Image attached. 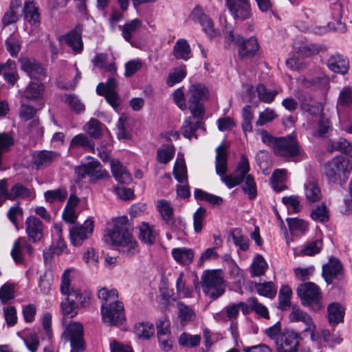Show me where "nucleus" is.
Masks as SVG:
<instances>
[{
  "mask_svg": "<svg viewBox=\"0 0 352 352\" xmlns=\"http://www.w3.org/2000/svg\"><path fill=\"white\" fill-rule=\"evenodd\" d=\"M79 147L93 151L94 150V142L86 134L79 133L72 139L69 148H75Z\"/></svg>",
  "mask_w": 352,
  "mask_h": 352,
  "instance_id": "nucleus-34",
  "label": "nucleus"
},
{
  "mask_svg": "<svg viewBox=\"0 0 352 352\" xmlns=\"http://www.w3.org/2000/svg\"><path fill=\"white\" fill-rule=\"evenodd\" d=\"M170 322L166 318H162L157 322V333L158 338L170 336Z\"/></svg>",
  "mask_w": 352,
  "mask_h": 352,
  "instance_id": "nucleus-64",
  "label": "nucleus"
},
{
  "mask_svg": "<svg viewBox=\"0 0 352 352\" xmlns=\"http://www.w3.org/2000/svg\"><path fill=\"white\" fill-rule=\"evenodd\" d=\"M243 122L242 129L245 133L252 131V121L254 118V114L251 111L250 105L245 106L243 109Z\"/></svg>",
  "mask_w": 352,
  "mask_h": 352,
  "instance_id": "nucleus-58",
  "label": "nucleus"
},
{
  "mask_svg": "<svg viewBox=\"0 0 352 352\" xmlns=\"http://www.w3.org/2000/svg\"><path fill=\"white\" fill-rule=\"evenodd\" d=\"M255 288L259 295L269 298H273L276 294V288L272 282L256 283Z\"/></svg>",
  "mask_w": 352,
  "mask_h": 352,
  "instance_id": "nucleus-47",
  "label": "nucleus"
},
{
  "mask_svg": "<svg viewBox=\"0 0 352 352\" xmlns=\"http://www.w3.org/2000/svg\"><path fill=\"white\" fill-rule=\"evenodd\" d=\"M300 336L294 330H285L278 343V352H298Z\"/></svg>",
  "mask_w": 352,
  "mask_h": 352,
  "instance_id": "nucleus-16",
  "label": "nucleus"
},
{
  "mask_svg": "<svg viewBox=\"0 0 352 352\" xmlns=\"http://www.w3.org/2000/svg\"><path fill=\"white\" fill-rule=\"evenodd\" d=\"M191 18L193 21L200 23L203 31L210 38L217 36V32L214 28L212 21L203 12L201 8H195L191 13Z\"/></svg>",
  "mask_w": 352,
  "mask_h": 352,
  "instance_id": "nucleus-20",
  "label": "nucleus"
},
{
  "mask_svg": "<svg viewBox=\"0 0 352 352\" xmlns=\"http://www.w3.org/2000/svg\"><path fill=\"white\" fill-rule=\"evenodd\" d=\"M286 221L292 234H303L308 230V224L302 219L298 218H287Z\"/></svg>",
  "mask_w": 352,
  "mask_h": 352,
  "instance_id": "nucleus-40",
  "label": "nucleus"
},
{
  "mask_svg": "<svg viewBox=\"0 0 352 352\" xmlns=\"http://www.w3.org/2000/svg\"><path fill=\"white\" fill-rule=\"evenodd\" d=\"M173 54L177 59L188 60L190 57L191 50L187 41L183 38L177 40L173 47Z\"/></svg>",
  "mask_w": 352,
  "mask_h": 352,
  "instance_id": "nucleus-33",
  "label": "nucleus"
},
{
  "mask_svg": "<svg viewBox=\"0 0 352 352\" xmlns=\"http://www.w3.org/2000/svg\"><path fill=\"white\" fill-rule=\"evenodd\" d=\"M348 145L349 142L346 139L340 138L335 141L329 140L327 143V149L329 152L340 151L344 153Z\"/></svg>",
  "mask_w": 352,
  "mask_h": 352,
  "instance_id": "nucleus-63",
  "label": "nucleus"
},
{
  "mask_svg": "<svg viewBox=\"0 0 352 352\" xmlns=\"http://www.w3.org/2000/svg\"><path fill=\"white\" fill-rule=\"evenodd\" d=\"M105 241L119 252L127 255H133L138 252L137 243L129 232L126 223L117 221L107 231Z\"/></svg>",
  "mask_w": 352,
  "mask_h": 352,
  "instance_id": "nucleus-2",
  "label": "nucleus"
},
{
  "mask_svg": "<svg viewBox=\"0 0 352 352\" xmlns=\"http://www.w3.org/2000/svg\"><path fill=\"white\" fill-rule=\"evenodd\" d=\"M85 131L87 133L90 138L97 139L102 134V129L100 122L95 119L91 118L85 126Z\"/></svg>",
  "mask_w": 352,
  "mask_h": 352,
  "instance_id": "nucleus-51",
  "label": "nucleus"
},
{
  "mask_svg": "<svg viewBox=\"0 0 352 352\" xmlns=\"http://www.w3.org/2000/svg\"><path fill=\"white\" fill-rule=\"evenodd\" d=\"M154 326L148 322H140L135 326V333L139 338L148 340L154 335Z\"/></svg>",
  "mask_w": 352,
  "mask_h": 352,
  "instance_id": "nucleus-41",
  "label": "nucleus"
},
{
  "mask_svg": "<svg viewBox=\"0 0 352 352\" xmlns=\"http://www.w3.org/2000/svg\"><path fill=\"white\" fill-rule=\"evenodd\" d=\"M296 293L303 306L316 312L324 307L322 293L316 284L312 282L301 283L297 287Z\"/></svg>",
  "mask_w": 352,
  "mask_h": 352,
  "instance_id": "nucleus-4",
  "label": "nucleus"
},
{
  "mask_svg": "<svg viewBox=\"0 0 352 352\" xmlns=\"http://www.w3.org/2000/svg\"><path fill=\"white\" fill-rule=\"evenodd\" d=\"M268 265L261 255H257L251 265V273L253 276H260L267 270Z\"/></svg>",
  "mask_w": 352,
  "mask_h": 352,
  "instance_id": "nucleus-45",
  "label": "nucleus"
},
{
  "mask_svg": "<svg viewBox=\"0 0 352 352\" xmlns=\"http://www.w3.org/2000/svg\"><path fill=\"white\" fill-rule=\"evenodd\" d=\"M342 274V265L336 258H329L328 263L322 266V276L328 285L332 284L335 280L339 279Z\"/></svg>",
  "mask_w": 352,
  "mask_h": 352,
  "instance_id": "nucleus-17",
  "label": "nucleus"
},
{
  "mask_svg": "<svg viewBox=\"0 0 352 352\" xmlns=\"http://www.w3.org/2000/svg\"><path fill=\"white\" fill-rule=\"evenodd\" d=\"M142 26V21L139 19H134L127 21L120 27L122 36L127 42H131L132 35Z\"/></svg>",
  "mask_w": 352,
  "mask_h": 352,
  "instance_id": "nucleus-38",
  "label": "nucleus"
},
{
  "mask_svg": "<svg viewBox=\"0 0 352 352\" xmlns=\"http://www.w3.org/2000/svg\"><path fill=\"white\" fill-rule=\"evenodd\" d=\"M328 67L335 73L345 74L349 68L347 60L339 54L331 56L327 61Z\"/></svg>",
  "mask_w": 352,
  "mask_h": 352,
  "instance_id": "nucleus-29",
  "label": "nucleus"
},
{
  "mask_svg": "<svg viewBox=\"0 0 352 352\" xmlns=\"http://www.w3.org/2000/svg\"><path fill=\"white\" fill-rule=\"evenodd\" d=\"M204 292L212 300L220 297L225 292L224 280L217 271H208L202 277Z\"/></svg>",
  "mask_w": 352,
  "mask_h": 352,
  "instance_id": "nucleus-7",
  "label": "nucleus"
},
{
  "mask_svg": "<svg viewBox=\"0 0 352 352\" xmlns=\"http://www.w3.org/2000/svg\"><path fill=\"white\" fill-rule=\"evenodd\" d=\"M175 178L179 183H184L187 180V170L184 160H177L173 168Z\"/></svg>",
  "mask_w": 352,
  "mask_h": 352,
  "instance_id": "nucleus-57",
  "label": "nucleus"
},
{
  "mask_svg": "<svg viewBox=\"0 0 352 352\" xmlns=\"http://www.w3.org/2000/svg\"><path fill=\"white\" fill-rule=\"evenodd\" d=\"M352 170V162L344 156H337L324 165V174L329 182H345Z\"/></svg>",
  "mask_w": 352,
  "mask_h": 352,
  "instance_id": "nucleus-3",
  "label": "nucleus"
},
{
  "mask_svg": "<svg viewBox=\"0 0 352 352\" xmlns=\"http://www.w3.org/2000/svg\"><path fill=\"white\" fill-rule=\"evenodd\" d=\"M311 217L316 221L326 222L329 220L328 211L324 204L318 206L311 213Z\"/></svg>",
  "mask_w": 352,
  "mask_h": 352,
  "instance_id": "nucleus-62",
  "label": "nucleus"
},
{
  "mask_svg": "<svg viewBox=\"0 0 352 352\" xmlns=\"http://www.w3.org/2000/svg\"><path fill=\"white\" fill-rule=\"evenodd\" d=\"M98 296L102 300V305H107V307L120 302L118 300V291L114 289L109 290L107 287H102L98 290Z\"/></svg>",
  "mask_w": 352,
  "mask_h": 352,
  "instance_id": "nucleus-37",
  "label": "nucleus"
},
{
  "mask_svg": "<svg viewBox=\"0 0 352 352\" xmlns=\"http://www.w3.org/2000/svg\"><path fill=\"white\" fill-rule=\"evenodd\" d=\"M69 46L75 53H80L83 49V43L81 38V30L76 27L60 39Z\"/></svg>",
  "mask_w": 352,
  "mask_h": 352,
  "instance_id": "nucleus-24",
  "label": "nucleus"
},
{
  "mask_svg": "<svg viewBox=\"0 0 352 352\" xmlns=\"http://www.w3.org/2000/svg\"><path fill=\"white\" fill-rule=\"evenodd\" d=\"M101 313L104 322L110 325L120 324L125 320L124 305L122 302L107 307L102 305Z\"/></svg>",
  "mask_w": 352,
  "mask_h": 352,
  "instance_id": "nucleus-12",
  "label": "nucleus"
},
{
  "mask_svg": "<svg viewBox=\"0 0 352 352\" xmlns=\"http://www.w3.org/2000/svg\"><path fill=\"white\" fill-rule=\"evenodd\" d=\"M44 86L40 82L31 81L23 91L22 98L36 100L43 97Z\"/></svg>",
  "mask_w": 352,
  "mask_h": 352,
  "instance_id": "nucleus-28",
  "label": "nucleus"
},
{
  "mask_svg": "<svg viewBox=\"0 0 352 352\" xmlns=\"http://www.w3.org/2000/svg\"><path fill=\"white\" fill-rule=\"evenodd\" d=\"M65 325L61 338L64 342H69L70 352H83L85 342L83 338V327L80 322H74Z\"/></svg>",
  "mask_w": 352,
  "mask_h": 352,
  "instance_id": "nucleus-6",
  "label": "nucleus"
},
{
  "mask_svg": "<svg viewBox=\"0 0 352 352\" xmlns=\"http://www.w3.org/2000/svg\"><path fill=\"white\" fill-rule=\"evenodd\" d=\"M204 116H202L199 118L192 116L185 120L182 126V134L185 138L191 139V138L195 135V133L197 129H204V123L202 122Z\"/></svg>",
  "mask_w": 352,
  "mask_h": 352,
  "instance_id": "nucleus-26",
  "label": "nucleus"
},
{
  "mask_svg": "<svg viewBox=\"0 0 352 352\" xmlns=\"http://www.w3.org/2000/svg\"><path fill=\"white\" fill-rule=\"evenodd\" d=\"M59 156V153L52 151H38L32 153V162L36 169L50 166Z\"/></svg>",
  "mask_w": 352,
  "mask_h": 352,
  "instance_id": "nucleus-23",
  "label": "nucleus"
},
{
  "mask_svg": "<svg viewBox=\"0 0 352 352\" xmlns=\"http://www.w3.org/2000/svg\"><path fill=\"white\" fill-rule=\"evenodd\" d=\"M25 19L32 25H37L40 23V15L38 8L33 1H26L24 4Z\"/></svg>",
  "mask_w": 352,
  "mask_h": 352,
  "instance_id": "nucleus-32",
  "label": "nucleus"
},
{
  "mask_svg": "<svg viewBox=\"0 0 352 352\" xmlns=\"http://www.w3.org/2000/svg\"><path fill=\"white\" fill-rule=\"evenodd\" d=\"M288 318L290 322L299 323L300 335L309 336L312 341L319 339L320 335L317 331L315 322L307 312L297 306H293Z\"/></svg>",
  "mask_w": 352,
  "mask_h": 352,
  "instance_id": "nucleus-5",
  "label": "nucleus"
},
{
  "mask_svg": "<svg viewBox=\"0 0 352 352\" xmlns=\"http://www.w3.org/2000/svg\"><path fill=\"white\" fill-rule=\"evenodd\" d=\"M67 297L64 300L78 307V304L83 305L87 300L86 296H83L79 289H72L69 293L65 294Z\"/></svg>",
  "mask_w": 352,
  "mask_h": 352,
  "instance_id": "nucleus-59",
  "label": "nucleus"
},
{
  "mask_svg": "<svg viewBox=\"0 0 352 352\" xmlns=\"http://www.w3.org/2000/svg\"><path fill=\"white\" fill-rule=\"evenodd\" d=\"M206 210L199 207L193 214V226L195 232H200L203 228V223L206 216Z\"/></svg>",
  "mask_w": 352,
  "mask_h": 352,
  "instance_id": "nucleus-61",
  "label": "nucleus"
},
{
  "mask_svg": "<svg viewBox=\"0 0 352 352\" xmlns=\"http://www.w3.org/2000/svg\"><path fill=\"white\" fill-rule=\"evenodd\" d=\"M231 236L236 246L243 251H246L249 248V239L242 234V230L239 228H235L232 230Z\"/></svg>",
  "mask_w": 352,
  "mask_h": 352,
  "instance_id": "nucleus-49",
  "label": "nucleus"
},
{
  "mask_svg": "<svg viewBox=\"0 0 352 352\" xmlns=\"http://www.w3.org/2000/svg\"><path fill=\"white\" fill-rule=\"evenodd\" d=\"M117 88V80L112 76L107 79L105 84L100 82L97 86L96 91L98 95L104 96L107 102L116 108L120 104Z\"/></svg>",
  "mask_w": 352,
  "mask_h": 352,
  "instance_id": "nucleus-13",
  "label": "nucleus"
},
{
  "mask_svg": "<svg viewBox=\"0 0 352 352\" xmlns=\"http://www.w3.org/2000/svg\"><path fill=\"white\" fill-rule=\"evenodd\" d=\"M171 253L173 258L182 265H189L194 258V252L190 248H173Z\"/></svg>",
  "mask_w": 352,
  "mask_h": 352,
  "instance_id": "nucleus-30",
  "label": "nucleus"
},
{
  "mask_svg": "<svg viewBox=\"0 0 352 352\" xmlns=\"http://www.w3.org/2000/svg\"><path fill=\"white\" fill-rule=\"evenodd\" d=\"M295 96L299 100L301 109L311 116H317L322 112L323 109L321 104L314 102L311 96L300 94V92L298 91L295 93Z\"/></svg>",
  "mask_w": 352,
  "mask_h": 352,
  "instance_id": "nucleus-22",
  "label": "nucleus"
},
{
  "mask_svg": "<svg viewBox=\"0 0 352 352\" xmlns=\"http://www.w3.org/2000/svg\"><path fill=\"white\" fill-rule=\"evenodd\" d=\"M159 212L163 220L168 225H173L175 219L173 217V208L166 200L161 199L157 201V204Z\"/></svg>",
  "mask_w": 352,
  "mask_h": 352,
  "instance_id": "nucleus-35",
  "label": "nucleus"
},
{
  "mask_svg": "<svg viewBox=\"0 0 352 352\" xmlns=\"http://www.w3.org/2000/svg\"><path fill=\"white\" fill-rule=\"evenodd\" d=\"M277 117L278 115L276 114L274 109L267 108L263 111L260 113L258 118L256 121V125L263 126L267 123L272 122Z\"/></svg>",
  "mask_w": 352,
  "mask_h": 352,
  "instance_id": "nucleus-60",
  "label": "nucleus"
},
{
  "mask_svg": "<svg viewBox=\"0 0 352 352\" xmlns=\"http://www.w3.org/2000/svg\"><path fill=\"white\" fill-rule=\"evenodd\" d=\"M75 172L82 178L88 176L91 179H100L108 176L107 172L102 168L101 164L96 160L76 167Z\"/></svg>",
  "mask_w": 352,
  "mask_h": 352,
  "instance_id": "nucleus-15",
  "label": "nucleus"
},
{
  "mask_svg": "<svg viewBox=\"0 0 352 352\" xmlns=\"http://www.w3.org/2000/svg\"><path fill=\"white\" fill-rule=\"evenodd\" d=\"M287 170L276 169L271 177V184L273 189L276 192H280L286 189L285 184L286 180Z\"/></svg>",
  "mask_w": 352,
  "mask_h": 352,
  "instance_id": "nucleus-36",
  "label": "nucleus"
},
{
  "mask_svg": "<svg viewBox=\"0 0 352 352\" xmlns=\"http://www.w3.org/2000/svg\"><path fill=\"white\" fill-rule=\"evenodd\" d=\"M157 233L153 228L147 223H142L139 226V239L148 245H152L156 240Z\"/></svg>",
  "mask_w": 352,
  "mask_h": 352,
  "instance_id": "nucleus-31",
  "label": "nucleus"
},
{
  "mask_svg": "<svg viewBox=\"0 0 352 352\" xmlns=\"http://www.w3.org/2000/svg\"><path fill=\"white\" fill-rule=\"evenodd\" d=\"M177 308L179 318L182 324L190 322L195 319L196 314L190 307L179 302L177 303Z\"/></svg>",
  "mask_w": 352,
  "mask_h": 352,
  "instance_id": "nucleus-43",
  "label": "nucleus"
},
{
  "mask_svg": "<svg viewBox=\"0 0 352 352\" xmlns=\"http://www.w3.org/2000/svg\"><path fill=\"white\" fill-rule=\"evenodd\" d=\"M208 91L203 84L192 85L189 88L188 108L193 116L201 117L205 114L202 100L208 96Z\"/></svg>",
  "mask_w": 352,
  "mask_h": 352,
  "instance_id": "nucleus-9",
  "label": "nucleus"
},
{
  "mask_svg": "<svg viewBox=\"0 0 352 352\" xmlns=\"http://www.w3.org/2000/svg\"><path fill=\"white\" fill-rule=\"evenodd\" d=\"M69 231L71 243L75 246H80L92 234L94 221L87 219L83 224L73 225Z\"/></svg>",
  "mask_w": 352,
  "mask_h": 352,
  "instance_id": "nucleus-11",
  "label": "nucleus"
},
{
  "mask_svg": "<svg viewBox=\"0 0 352 352\" xmlns=\"http://www.w3.org/2000/svg\"><path fill=\"white\" fill-rule=\"evenodd\" d=\"M184 274L181 272L176 281L177 293L180 298H190L192 296V290L186 285L183 280Z\"/></svg>",
  "mask_w": 352,
  "mask_h": 352,
  "instance_id": "nucleus-56",
  "label": "nucleus"
},
{
  "mask_svg": "<svg viewBox=\"0 0 352 352\" xmlns=\"http://www.w3.org/2000/svg\"><path fill=\"white\" fill-rule=\"evenodd\" d=\"M304 189L306 200L309 204L317 202L321 199V190L315 178L309 177L304 184Z\"/></svg>",
  "mask_w": 352,
  "mask_h": 352,
  "instance_id": "nucleus-25",
  "label": "nucleus"
},
{
  "mask_svg": "<svg viewBox=\"0 0 352 352\" xmlns=\"http://www.w3.org/2000/svg\"><path fill=\"white\" fill-rule=\"evenodd\" d=\"M127 118L126 116H121L117 123V137L120 140H126L131 138V133L126 129Z\"/></svg>",
  "mask_w": 352,
  "mask_h": 352,
  "instance_id": "nucleus-53",
  "label": "nucleus"
},
{
  "mask_svg": "<svg viewBox=\"0 0 352 352\" xmlns=\"http://www.w3.org/2000/svg\"><path fill=\"white\" fill-rule=\"evenodd\" d=\"M329 321L332 324H336L343 320L344 310L338 302H333L327 307Z\"/></svg>",
  "mask_w": 352,
  "mask_h": 352,
  "instance_id": "nucleus-39",
  "label": "nucleus"
},
{
  "mask_svg": "<svg viewBox=\"0 0 352 352\" xmlns=\"http://www.w3.org/2000/svg\"><path fill=\"white\" fill-rule=\"evenodd\" d=\"M111 169L113 177L118 182L129 184L132 181L131 174L118 160L111 161Z\"/></svg>",
  "mask_w": 352,
  "mask_h": 352,
  "instance_id": "nucleus-27",
  "label": "nucleus"
},
{
  "mask_svg": "<svg viewBox=\"0 0 352 352\" xmlns=\"http://www.w3.org/2000/svg\"><path fill=\"white\" fill-rule=\"evenodd\" d=\"M62 314L63 315V324L67 323V318H74L78 314V307L74 304L63 300L60 304Z\"/></svg>",
  "mask_w": 352,
  "mask_h": 352,
  "instance_id": "nucleus-55",
  "label": "nucleus"
},
{
  "mask_svg": "<svg viewBox=\"0 0 352 352\" xmlns=\"http://www.w3.org/2000/svg\"><path fill=\"white\" fill-rule=\"evenodd\" d=\"M256 92L258 99L265 103H271L278 94L277 89H268L263 84H259L256 87Z\"/></svg>",
  "mask_w": 352,
  "mask_h": 352,
  "instance_id": "nucleus-44",
  "label": "nucleus"
},
{
  "mask_svg": "<svg viewBox=\"0 0 352 352\" xmlns=\"http://www.w3.org/2000/svg\"><path fill=\"white\" fill-rule=\"evenodd\" d=\"M0 192L4 199L12 201L17 198H28L31 197V190L21 183L14 184L10 190H8V180L3 179L0 180Z\"/></svg>",
  "mask_w": 352,
  "mask_h": 352,
  "instance_id": "nucleus-14",
  "label": "nucleus"
},
{
  "mask_svg": "<svg viewBox=\"0 0 352 352\" xmlns=\"http://www.w3.org/2000/svg\"><path fill=\"white\" fill-rule=\"evenodd\" d=\"M273 152L277 156L294 160L300 155L301 148L297 139L288 135L278 138Z\"/></svg>",
  "mask_w": 352,
  "mask_h": 352,
  "instance_id": "nucleus-8",
  "label": "nucleus"
},
{
  "mask_svg": "<svg viewBox=\"0 0 352 352\" xmlns=\"http://www.w3.org/2000/svg\"><path fill=\"white\" fill-rule=\"evenodd\" d=\"M215 169L217 173L221 176V180L226 186L231 188L240 184L245 175L250 171V164L248 157L242 155L233 175H225L227 171V153L226 148L223 144L216 148Z\"/></svg>",
  "mask_w": 352,
  "mask_h": 352,
  "instance_id": "nucleus-1",
  "label": "nucleus"
},
{
  "mask_svg": "<svg viewBox=\"0 0 352 352\" xmlns=\"http://www.w3.org/2000/svg\"><path fill=\"white\" fill-rule=\"evenodd\" d=\"M195 197L197 199L206 201L214 206H219L223 203V199L221 197L208 193L201 189L195 190Z\"/></svg>",
  "mask_w": 352,
  "mask_h": 352,
  "instance_id": "nucleus-48",
  "label": "nucleus"
},
{
  "mask_svg": "<svg viewBox=\"0 0 352 352\" xmlns=\"http://www.w3.org/2000/svg\"><path fill=\"white\" fill-rule=\"evenodd\" d=\"M201 336L199 335H191L187 333H183L179 338L180 345L190 348L196 347L199 345Z\"/></svg>",
  "mask_w": 352,
  "mask_h": 352,
  "instance_id": "nucleus-52",
  "label": "nucleus"
},
{
  "mask_svg": "<svg viewBox=\"0 0 352 352\" xmlns=\"http://www.w3.org/2000/svg\"><path fill=\"white\" fill-rule=\"evenodd\" d=\"M352 105V89L350 87H344L340 91L338 99L337 108L340 107H350Z\"/></svg>",
  "mask_w": 352,
  "mask_h": 352,
  "instance_id": "nucleus-54",
  "label": "nucleus"
},
{
  "mask_svg": "<svg viewBox=\"0 0 352 352\" xmlns=\"http://www.w3.org/2000/svg\"><path fill=\"white\" fill-rule=\"evenodd\" d=\"M44 226L42 221L36 217L30 216L25 221V232L30 241L33 243L41 240Z\"/></svg>",
  "mask_w": 352,
  "mask_h": 352,
  "instance_id": "nucleus-19",
  "label": "nucleus"
},
{
  "mask_svg": "<svg viewBox=\"0 0 352 352\" xmlns=\"http://www.w3.org/2000/svg\"><path fill=\"white\" fill-rule=\"evenodd\" d=\"M19 60L21 63V69L32 79L41 80L45 76V72L43 67L34 58L21 56Z\"/></svg>",
  "mask_w": 352,
  "mask_h": 352,
  "instance_id": "nucleus-18",
  "label": "nucleus"
},
{
  "mask_svg": "<svg viewBox=\"0 0 352 352\" xmlns=\"http://www.w3.org/2000/svg\"><path fill=\"white\" fill-rule=\"evenodd\" d=\"M228 10L235 19L245 21L252 16V9L250 0H245L228 5Z\"/></svg>",
  "mask_w": 352,
  "mask_h": 352,
  "instance_id": "nucleus-21",
  "label": "nucleus"
},
{
  "mask_svg": "<svg viewBox=\"0 0 352 352\" xmlns=\"http://www.w3.org/2000/svg\"><path fill=\"white\" fill-rule=\"evenodd\" d=\"M226 39L237 45L239 47V56L242 58L254 56L258 50V43L255 37H251L245 40L239 34H234L232 30L226 34Z\"/></svg>",
  "mask_w": 352,
  "mask_h": 352,
  "instance_id": "nucleus-10",
  "label": "nucleus"
},
{
  "mask_svg": "<svg viewBox=\"0 0 352 352\" xmlns=\"http://www.w3.org/2000/svg\"><path fill=\"white\" fill-rule=\"evenodd\" d=\"M67 192L65 188H59L52 190H47L44 193L46 201L53 203L56 201L63 202L66 199Z\"/></svg>",
  "mask_w": 352,
  "mask_h": 352,
  "instance_id": "nucleus-46",
  "label": "nucleus"
},
{
  "mask_svg": "<svg viewBox=\"0 0 352 352\" xmlns=\"http://www.w3.org/2000/svg\"><path fill=\"white\" fill-rule=\"evenodd\" d=\"M243 181H244V184L242 187L243 191L248 194L249 199H252L255 198L257 195V190L254 177L248 173Z\"/></svg>",
  "mask_w": 352,
  "mask_h": 352,
  "instance_id": "nucleus-50",
  "label": "nucleus"
},
{
  "mask_svg": "<svg viewBox=\"0 0 352 352\" xmlns=\"http://www.w3.org/2000/svg\"><path fill=\"white\" fill-rule=\"evenodd\" d=\"M175 155V148L173 144H164L160 147L157 152V160L162 164H167Z\"/></svg>",
  "mask_w": 352,
  "mask_h": 352,
  "instance_id": "nucleus-42",
  "label": "nucleus"
}]
</instances>
